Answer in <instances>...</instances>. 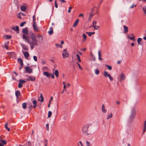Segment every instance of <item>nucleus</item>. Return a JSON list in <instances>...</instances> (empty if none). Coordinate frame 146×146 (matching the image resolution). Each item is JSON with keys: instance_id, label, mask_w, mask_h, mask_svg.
Returning <instances> with one entry per match:
<instances>
[{"instance_id": "obj_1", "label": "nucleus", "mask_w": 146, "mask_h": 146, "mask_svg": "<svg viewBox=\"0 0 146 146\" xmlns=\"http://www.w3.org/2000/svg\"><path fill=\"white\" fill-rule=\"evenodd\" d=\"M29 35L32 40L31 41L30 39L28 41V43L30 44V47L31 50L33 49L35 46H38V41L35 37L34 33L31 32L29 33Z\"/></svg>"}, {"instance_id": "obj_2", "label": "nucleus", "mask_w": 146, "mask_h": 146, "mask_svg": "<svg viewBox=\"0 0 146 146\" xmlns=\"http://www.w3.org/2000/svg\"><path fill=\"white\" fill-rule=\"evenodd\" d=\"M89 125L88 124L85 125L82 127V131L83 134L86 135H88L91 134L89 129Z\"/></svg>"}, {"instance_id": "obj_3", "label": "nucleus", "mask_w": 146, "mask_h": 146, "mask_svg": "<svg viewBox=\"0 0 146 146\" xmlns=\"http://www.w3.org/2000/svg\"><path fill=\"white\" fill-rule=\"evenodd\" d=\"M136 111L135 108H131V113L130 114L129 120L130 122L135 117L136 115Z\"/></svg>"}, {"instance_id": "obj_4", "label": "nucleus", "mask_w": 146, "mask_h": 146, "mask_svg": "<svg viewBox=\"0 0 146 146\" xmlns=\"http://www.w3.org/2000/svg\"><path fill=\"white\" fill-rule=\"evenodd\" d=\"M63 58H68L69 56V54L68 53L66 49H64L63 50V53L62 54Z\"/></svg>"}, {"instance_id": "obj_5", "label": "nucleus", "mask_w": 146, "mask_h": 146, "mask_svg": "<svg viewBox=\"0 0 146 146\" xmlns=\"http://www.w3.org/2000/svg\"><path fill=\"white\" fill-rule=\"evenodd\" d=\"M104 76L105 77H107V76H108L109 78L111 81H112L113 80V78L111 76L110 74H108V72H107L106 71H105L104 72Z\"/></svg>"}, {"instance_id": "obj_6", "label": "nucleus", "mask_w": 146, "mask_h": 146, "mask_svg": "<svg viewBox=\"0 0 146 146\" xmlns=\"http://www.w3.org/2000/svg\"><path fill=\"white\" fill-rule=\"evenodd\" d=\"M127 37L131 40L134 41L135 40V36L133 34H130L129 35L127 36Z\"/></svg>"}, {"instance_id": "obj_7", "label": "nucleus", "mask_w": 146, "mask_h": 146, "mask_svg": "<svg viewBox=\"0 0 146 146\" xmlns=\"http://www.w3.org/2000/svg\"><path fill=\"white\" fill-rule=\"evenodd\" d=\"M36 78L35 76H29L27 79V80L28 81H34L35 80Z\"/></svg>"}, {"instance_id": "obj_8", "label": "nucleus", "mask_w": 146, "mask_h": 146, "mask_svg": "<svg viewBox=\"0 0 146 146\" xmlns=\"http://www.w3.org/2000/svg\"><path fill=\"white\" fill-rule=\"evenodd\" d=\"M6 144L7 142L5 140L2 139L0 140V146H4V145H5Z\"/></svg>"}, {"instance_id": "obj_9", "label": "nucleus", "mask_w": 146, "mask_h": 146, "mask_svg": "<svg viewBox=\"0 0 146 146\" xmlns=\"http://www.w3.org/2000/svg\"><path fill=\"white\" fill-rule=\"evenodd\" d=\"M25 69L26 71V72L27 73H30L32 71V69L29 67H25Z\"/></svg>"}, {"instance_id": "obj_10", "label": "nucleus", "mask_w": 146, "mask_h": 146, "mask_svg": "<svg viewBox=\"0 0 146 146\" xmlns=\"http://www.w3.org/2000/svg\"><path fill=\"white\" fill-rule=\"evenodd\" d=\"M33 27L34 30L35 31H38L39 29L38 27L37 26L36 23H33Z\"/></svg>"}, {"instance_id": "obj_11", "label": "nucleus", "mask_w": 146, "mask_h": 146, "mask_svg": "<svg viewBox=\"0 0 146 146\" xmlns=\"http://www.w3.org/2000/svg\"><path fill=\"white\" fill-rule=\"evenodd\" d=\"M23 38L24 39H25V41H27V42H28V40H29L30 39V38L29 37L25 35H23Z\"/></svg>"}, {"instance_id": "obj_12", "label": "nucleus", "mask_w": 146, "mask_h": 146, "mask_svg": "<svg viewBox=\"0 0 146 146\" xmlns=\"http://www.w3.org/2000/svg\"><path fill=\"white\" fill-rule=\"evenodd\" d=\"M12 29L15 31H16L17 33H19V27L18 26H17L15 27H14L12 28Z\"/></svg>"}, {"instance_id": "obj_13", "label": "nucleus", "mask_w": 146, "mask_h": 146, "mask_svg": "<svg viewBox=\"0 0 146 146\" xmlns=\"http://www.w3.org/2000/svg\"><path fill=\"white\" fill-rule=\"evenodd\" d=\"M125 78V75L123 73H122L120 75V81H121L122 80H123Z\"/></svg>"}, {"instance_id": "obj_14", "label": "nucleus", "mask_w": 146, "mask_h": 146, "mask_svg": "<svg viewBox=\"0 0 146 146\" xmlns=\"http://www.w3.org/2000/svg\"><path fill=\"white\" fill-rule=\"evenodd\" d=\"M23 54L25 58L27 59H28V58L29 56V53L28 52H25L23 53Z\"/></svg>"}, {"instance_id": "obj_15", "label": "nucleus", "mask_w": 146, "mask_h": 146, "mask_svg": "<svg viewBox=\"0 0 146 146\" xmlns=\"http://www.w3.org/2000/svg\"><path fill=\"white\" fill-rule=\"evenodd\" d=\"M38 100L41 102H43L44 98L42 94H40V96Z\"/></svg>"}, {"instance_id": "obj_16", "label": "nucleus", "mask_w": 146, "mask_h": 146, "mask_svg": "<svg viewBox=\"0 0 146 146\" xmlns=\"http://www.w3.org/2000/svg\"><path fill=\"white\" fill-rule=\"evenodd\" d=\"M123 28H124V33H127L128 32V27H127V26H126L125 25H124L123 26Z\"/></svg>"}, {"instance_id": "obj_17", "label": "nucleus", "mask_w": 146, "mask_h": 146, "mask_svg": "<svg viewBox=\"0 0 146 146\" xmlns=\"http://www.w3.org/2000/svg\"><path fill=\"white\" fill-rule=\"evenodd\" d=\"M33 107L34 108H35L37 107V102L36 100H34L33 101Z\"/></svg>"}, {"instance_id": "obj_18", "label": "nucleus", "mask_w": 146, "mask_h": 146, "mask_svg": "<svg viewBox=\"0 0 146 146\" xmlns=\"http://www.w3.org/2000/svg\"><path fill=\"white\" fill-rule=\"evenodd\" d=\"M79 21L78 19H77L74 22L73 26L74 27H75L78 24Z\"/></svg>"}, {"instance_id": "obj_19", "label": "nucleus", "mask_w": 146, "mask_h": 146, "mask_svg": "<svg viewBox=\"0 0 146 146\" xmlns=\"http://www.w3.org/2000/svg\"><path fill=\"white\" fill-rule=\"evenodd\" d=\"M21 94L19 91H17L15 92V95L17 98H19Z\"/></svg>"}, {"instance_id": "obj_20", "label": "nucleus", "mask_w": 146, "mask_h": 146, "mask_svg": "<svg viewBox=\"0 0 146 146\" xmlns=\"http://www.w3.org/2000/svg\"><path fill=\"white\" fill-rule=\"evenodd\" d=\"M53 30L52 27H51L50 29V31L48 32L49 34L50 35H52L53 33Z\"/></svg>"}, {"instance_id": "obj_21", "label": "nucleus", "mask_w": 146, "mask_h": 146, "mask_svg": "<svg viewBox=\"0 0 146 146\" xmlns=\"http://www.w3.org/2000/svg\"><path fill=\"white\" fill-rule=\"evenodd\" d=\"M98 58L99 59L101 60L102 61L103 60V59L101 58V52L100 50H99L98 52Z\"/></svg>"}, {"instance_id": "obj_22", "label": "nucleus", "mask_w": 146, "mask_h": 146, "mask_svg": "<svg viewBox=\"0 0 146 146\" xmlns=\"http://www.w3.org/2000/svg\"><path fill=\"white\" fill-rule=\"evenodd\" d=\"M21 10L22 11H25L27 9L26 7L25 6H22L21 7Z\"/></svg>"}, {"instance_id": "obj_23", "label": "nucleus", "mask_w": 146, "mask_h": 146, "mask_svg": "<svg viewBox=\"0 0 146 146\" xmlns=\"http://www.w3.org/2000/svg\"><path fill=\"white\" fill-rule=\"evenodd\" d=\"M102 111L104 113H106V110L105 109V106L104 104H103L102 107Z\"/></svg>"}, {"instance_id": "obj_24", "label": "nucleus", "mask_w": 146, "mask_h": 146, "mask_svg": "<svg viewBox=\"0 0 146 146\" xmlns=\"http://www.w3.org/2000/svg\"><path fill=\"white\" fill-rule=\"evenodd\" d=\"M21 46H22L23 48L25 50H28V48L25 44H22L21 45Z\"/></svg>"}, {"instance_id": "obj_25", "label": "nucleus", "mask_w": 146, "mask_h": 146, "mask_svg": "<svg viewBox=\"0 0 146 146\" xmlns=\"http://www.w3.org/2000/svg\"><path fill=\"white\" fill-rule=\"evenodd\" d=\"M146 131V120L145 121L144 123V127L143 129V134Z\"/></svg>"}, {"instance_id": "obj_26", "label": "nucleus", "mask_w": 146, "mask_h": 146, "mask_svg": "<svg viewBox=\"0 0 146 146\" xmlns=\"http://www.w3.org/2000/svg\"><path fill=\"white\" fill-rule=\"evenodd\" d=\"M86 34H88V35L89 36H91L92 35L95 34V33L94 32H86Z\"/></svg>"}, {"instance_id": "obj_27", "label": "nucleus", "mask_w": 146, "mask_h": 146, "mask_svg": "<svg viewBox=\"0 0 146 146\" xmlns=\"http://www.w3.org/2000/svg\"><path fill=\"white\" fill-rule=\"evenodd\" d=\"M43 74L47 77H50V74L48 72H44Z\"/></svg>"}, {"instance_id": "obj_28", "label": "nucleus", "mask_w": 146, "mask_h": 146, "mask_svg": "<svg viewBox=\"0 0 146 146\" xmlns=\"http://www.w3.org/2000/svg\"><path fill=\"white\" fill-rule=\"evenodd\" d=\"M3 38L6 39H10L11 38V36L10 35H6L3 36Z\"/></svg>"}, {"instance_id": "obj_29", "label": "nucleus", "mask_w": 146, "mask_h": 146, "mask_svg": "<svg viewBox=\"0 0 146 146\" xmlns=\"http://www.w3.org/2000/svg\"><path fill=\"white\" fill-rule=\"evenodd\" d=\"M23 32L25 34H27L28 33V31L27 28L24 29L23 30Z\"/></svg>"}, {"instance_id": "obj_30", "label": "nucleus", "mask_w": 146, "mask_h": 146, "mask_svg": "<svg viewBox=\"0 0 146 146\" xmlns=\"http://www.w3.org/2000/svg\"><path fill=\"white\" fill-rule=\"evenodd\" d=\"M19 61L20 62V64L22 67H23V62L22 59L21 58H20L18 59Z\"/></svg>"}, {"instance_id": "obj_31", "label": "nucleus", "mask_w": 146, "mask_h": 146, "mask_svg": "<svg viewBox=\"0 0 146 146\" xmlns=\"http://www.w3.org/2000/svg\"><path fill=\"white\" fill-rule=\"evenodd\" d=\"M54 74L56 77H58L59 76V72L57 70H56L54 72Z\"/></svg>"}, {"instance_id": "obj_32", "label": "nucleus", "mask_w": 146, "mask_h": 146, "mask_svg": "<svg viewBox=\"0 0 146 146\" xmlns=\"http://www.w3.org/2000/svg\"><path fill=\"white\" fill-rule=\"evenodd\" d=\"M8 123H6L5 125V128L9 131H10V129L8 127Z\"/></svg>"}, {"instance_id": "obj_33", "label": "nucleus", "mask_w": 146, "mask_h": 146, "mask_svg": "<svg viewBox=\"0 0 146 146\" xmlns=\"http://www.w3.org/2000/svg\"><path fill=\"white\" fill-rule=\"evenodd\" d=\"M83 41L84 42L86 40V36L85 34L84 33L83 35Z\"/></svg>"}, {"instance_id": "obj_34", "label": "nucleus", "mask_w": 146, "mask_h": 146, "mask_svg": "<svg viewBox=\"0 0 146 146\" xmlns=\"http://www.w3.org/2000/svg\"><path fill=\"white\" fill-rule=\"evenodd\" d=\"M113 117V114L112 113H110V114L108 115L107 118V119H108L110 118H111Z\"/></svg>"}, {"instance_id": "obj_35", "label": "nucleus", "mask_w": 146, "mask_h": 146, "mask_svg": "<svg viewBox=\"0 0 146 146\" xmlns=\"http://www.w3.org/2000/svg\"><path fill=\"white\" fill-rule=\"evenodd\" d=\"M27 104L25 102L23 104L22 106L23 108L24 109H25L27 108Z\"/></svg>"}, {"instance_id": "obj_36", "label": "nucleus", "mask_w": 146, "mask_h": 146, "mask_svg": "<svg viewBox=\"0 0 146 146\" xmlns=\"http://www.w3.org/2000/svg\"><path fill=\"white\" fill-rule=\"evenodd\" d=\"M37 37L39 39H41V40L42 41V36L41 35L39 34L37 36Z\"/></svg>"}, {"instance_id": "obj_37", "label": "nucleus", "mask_w": 146, "mask_h": 146, "mask_svg": "<svg viewBox=\"0 0 146 146\" xmlns=\"http://www.w3.org/2000/svg\"><path fill=\"white\" fill-rule=\"evenodd\" d=\"M92 27L94 28V29L95 30H97L99 28H100V27L98 26H96V25H94V26H92Z\"/></svg>"}, {"instance_id": "obj_38", "label": "nucleus", "mask_w": 146, "mask_h": 146, "mask_svg": "<svg viewBox=\"0 0 146 146\" xmlns=\"http://www.w3.org/2000/svg\"><path fill=\"white\" fill-rule=\"evenodd\" d=\"M66 86H63V90L61 92V93L62 94H63L64 91L65 92H66L67 90L66 88Z\"/></svg>"}, {"instance_id": "obj_39", "label": "nucleus", "mask_w": 146, "mask_h": 146, "mask_svg": "<svg viewBox=\"0 0 146 146\" xmlns=\"http://www.w3.org/2000/svg\"><path fill=\"white\" fill-rule=\"evenodd\" d=\"M76 56L77 57V58L78 59V61L79 62H81V60L80 59V56H79V55L78 54H76Z\"/></svg>"}, {"instance_id": "obj_40", "label": "nucleus", "mask_w": 146, "mask_h": 146, "mask_svg": "<svg viewBox=\"0 0 146 146\" xmlns=\"http://www.w3.org/2000/svg\"><path fill=\"white\" fill-rule=\"evenodd\" d=\"M44 144L45 146H47L48 141L46 139H45L44 140Z\"/></svg>"}, {"instance_id": "obj_41", "label": "nucleus", "mask_w": 146, "mask_h": 146, "mask_svg": "<svg viewBox=\"0 0 146 146\" xmlns=\"http://www.w3.org/2000/svg\"><path fill=\"white\" fill-rule=\"evenodd\" d=\"M142 40V38H139L137 39V42L139 44H140V42Z\"/></svg>"}, {"instance_id": "obj_42", "label": "nucleus", "mask_w": 146, "mask_h": 146, "mask_svg": "<svg viewBox=\"0 0 146 146\" xmlns=\"http://www.w3.org/2000/svg\"><path fill=\"white\" fill-rule=\"evenodd\" d=\"M33 23H36L35 22V15H34L33 17Z\"/></svg>"}, {"instance_id": "obj_43", "label": "nucleus", "mask_w": 146, "mask_h": 146, "mask_svg": "<svg viewBox=\"0 0 146 146\" xmlns=\"http://www.w3.org/2000/svg\"><path fill=\"white\" fill-rule=\"evenodd\" d=\"M143 10L146 15V6H144L143 7Z\"/></svg>"}, {"instance_id": "obj_44", "label": "nucleus", "mask_w": 146, "mask_h": 146, "mask_svg": "<svg viewBox=\"0 0 146 146\" xmlns=\"http://www.w3.org/2000/svg\"><path fill=\"white\" fill-rule=\"evenodd\" d=\"M105 66L106 67H107L108 68V69L110 70H111V69H112V67L110 66H109V65H106Z\"/></svg>"}, {"instance_id": "obj_45", "label": "nucleus", "mask_w": 146, "mask_h": 146, "mask_svg": "<svg viewBox=\"0 0 146 146\" xmlns=\"http://www.w3.org/2000/svg\"><path fill=\"white\" fill-rule=\"evenodd\" d=\"M95 73L97 75L99 73V70L98 69H96L95 70Z\"/></svg>"}, {"instance_id": "obj_46", "label": "nucleus", "mask_w": 146, "mask_h": 146, "mask_svg": "<svg viewBox=\"0 0 146 146\" xmlns=\"http://www.w3.org/2000/svg\"><path fill=\"white\" fill-rule=\"evenodd\" d=\"M19 82H21V83L22 84L23 83H26V82L25 80H19Z\"/></svg>"}, {"instance_id": "obj_47", "label": "nucleus", "mask_w": 146, "mask_h": 146, "mask_svg": "<svg viewBox=\"0 0 146 146\" xmlns=\"http://www.w3.org/2000/svg\"><path fill=\"white\" fill-rule=\"evenodd\" d=\"M26 23V22L25 21L23 22L20 24V26L21 27H22L24 25V24H25Z\"/></svg>"}, {"instance_id": "obj_48", "label": "nucleus", "mask_w": 146, "mask_h": 146, "mask_svg": "<svg viewBox=\"0 0 146 146\" xmlns=\"http://www.w3.org/2000/svg\"><path fill=\"white\" fill-rule=\"evenodd\" d=\"M18 86L19 88H21L22 87V84L21 82H19L18 85Z\"/></svg>"}, {"instance_id": "obj_49", "label": "nucleus", "mask_w": 146, "mask_h": 146, "mask_svg": "<svg viewBox=\"0 0 146 146\" xmlns=\"http://www.w3.org/2000/svg\"><path fill=\"white\" fill-rule=\"evenodd\" d=\"M52 115V112L51 111H49L48 112V117H50Z\"/></svg>"}, {"instance_id": "obj_50", "label": "nucleus", "mask_w": 146, "mask_h": 146, "mask_svg": "<svg viewBox=\"0 0 146 146\" xmlns=\"http://www.w3.org/2000/svg\"><path fill=\"white\" fill-rule=\"evenodd\" d=\"M77 64L78 65V66L79 67V68L82 70H83L82 68L81 67V66H80V64H79L78 62H77Z\"/></svg>"}, {"instance_id": "obj_51", "label": "nucleus", "mask_w": 146, "mask_h": 146, "mask_svg": "<svg viewBox=\"0 0 146 146\" xmlns=\"http://www.w3.org/2000/svg\"><path fill=\"white\" fill-rule=\"evenodd\" d=\"M55 45L56 46H57V47H59L60 48H62V45H61L59 44H55Z\"/></svg>"}, {"instance_id": "obj_52", "label": "nucleus", "mask_w": 146, "mask_h": 146, "mask_svg": "<svg viewBox=\"0 0 146 146\" xmlns=\"http://www.w3.org/2000/svg\"><path fill=\"white\" fill-rule=\"evenodd\" d=\"M46 127L47 130L48 131L49 129V124L48 123L46 124Z\"/></svg>"}, {"instance_id": "obj_53", "label": "nucleus", "mask_w": 146, "mask_h": 146, "mask_svg": "<svg viewBox=\"0 0 146 146\" xmlns=\"http://www.w3.org/2000/svg\"><path fill=\"white\" fill-rule=\"evenodd\" d=\"M97 23V22L96 21H93L92 22V26L96 25V24Z\"/></svg>"}, {"instance_id": "obj_54", "label": "nucleus", "mask_w": 146, "mask_h": 146, "mask_svg": "<svg viewBox=\"0 0 146 146\" xmlns=\"http://www.w3.org/2000/svg\"><path fill=\"white\" fill-rule=\"evenodd\" d=\"M4 48H5L7 50L8 49V46L6 44H5L4 45Z\"/></svg>"}, {"instance_id": "obj_55", "label": "nucleus", "mask_w": 146, "mask_h": 146, "mask_svg": "<svg viewBox=\"0 0 146 146\" xmlns=\"http://www.w3.org/2000/svg\"><path fill=\"white\" fill-rule=\"evenodd\" d=\"M72 7L71 6L70 7L68 11V12L70 13L71 12V10L72 9Z\"/></svg>"}, {"instance_id": "obj_56", "label": "nucleus", "mask_w": 146, "mask_h": 146, "mask_svg": "<svg viewBox=\"0 0 146 146\" xmlns=\"http://www.w3.org/2000/svg\"><path fill=\"white\" fill-rule=\"evenodd\" d=\"M33 59H34V60L35 61H37V58L36 56H33Z\"/></svg>"}, {"instance_id": "obj_57", "label": "nucleus", "mask_w": 146, "mask_h": 146, "mask_svg": "<svg viewBox=\"0 0 146 146\" xmlns=\"http://www.w3.org/2000/svg\"><path fill=\"white\" fill-rule=\"evenodd\" d=\"M86 143L87 144V146H90V143L88 141H86Z\"/></svg>"}, {"instance_id": "obj_58", "label": "nucleus", "mask_w": 146, "mask_h": 146, "mask_svg": "<svg viewBox=\"0 0 146 146\" xmlns=\"http://www.w3.org/2000/svg\"><path fill=\"white\" fill-rule=\"evenodd\" d=\"M55 7L56 8L58 7V5H57V4L56 2V1H55Z\"/></svg>"}, {"instance_id": "obj_59", "label": "nucleus", "mask_w": 146, "mask_h": 146, "mask_svg": "<svg viewBox=\"0 0 146 146\" xmlns=\"http://www.w3.org/2000/svg\"><path fill=\"white\" fill-rule=\"evenodd\" d=\"M46 62L44 60H42L41 61V63L43 64H45Z\"/></svg>"}, {"instance_id": "obj_60", "label": "nucleus", "mask_w": 146, "mask_h": 146, "mask_svg": "<svg viewBox=\"0 0 146 146\" xmlns=\"http://www.w3.org/2000/svg\"><path fill=\"white\" fill-rule=\"evenodd\" d=\"M33 108V106L32 105H31L29 107H28V108L29 109L30 111L31 110L32 108Z\"/></svg>"}, {"instance_id": "obj_61", "label": "nucleus", "mask_w": 146, "mask_h": 146, "mask_svg": "<svg viewBox=\"0 0 146 146\" xmlns=\"http://www.w3.org/2000/svg\"><path fill=\"white\" fill-rule=\"evenodd\" d=\"M94 14H93L92 13H91L89 15V17H91Z\"/></svg>"}, {"instance_id": "obj_62", "label": "nucleus", "mask_w": 146, "mask_h": 146, "mask_svg": "<svg viewBox=\"0 0 146 146\" xmlns=\"http://www.w3.org/2000/svg\"><path fill=\"white\" fill-rule=\"evenodd\" d=\"M53 98L52 97H51V98H50V100L49 101L50 103H51V101L53 100Z\"/></svg>"}, {"instance_id": "obj_63", "label": "nucleus", "mask_w": 146, "mask_h": 146, "mask_svg": "<svg viewBox=\"0 0 146 146\" xmlns=\"http://www.w3.org/2000/svg\"><path fill=\"white\" fill-rule=\"evenodd\" d=\"M83 14H80L78 16L79 17H83Z\"/></svg>"}, {"instance_id": "obj_64", "label": "nucleus", "mask_w": 146, "mask_h": 146, "mask_svg": "<svg viewBox=\"0 0 146 146\" xmlns=\"http://www.w3.org/2000/svg\"><path fill=\"white\" fill-rule=\"evenodd\" d=\"M60 1H61L63 3H64L66 2L64 0H59Z\"/></svg>"}]
</instances>
